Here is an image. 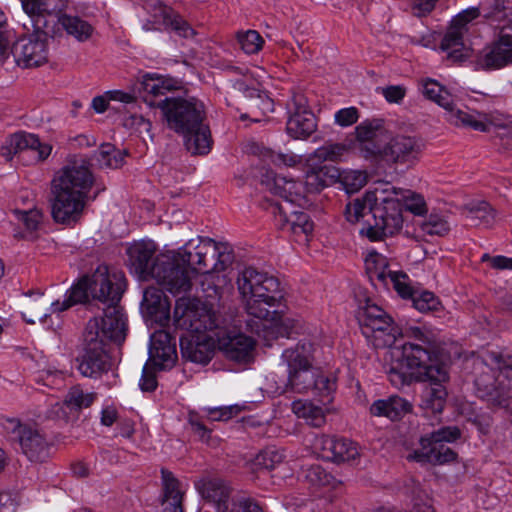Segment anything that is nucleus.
<instances>
[{"instance_id":"nucleus-48","label":"nucleus","mask_w":512,"mask_h":512,"mask_svg":"<svg viewBox=\"0 0 512 512\" xmlns=\"http://www.w3.org/2000/svg\"><path fill=\"white\" fill-rule=\"evenodd\" d=\"M337 182L343 185L347 193H355L367 183V174L358 170L339 171Z\"/></svg>"},{"instance_id":"nucleus-60","label":"nucleus","mask_w":512,"mask_h":512,"mask_svg":"<svg viewBox=\"0 0 512 512\" xmlns=\"http://www.w3.org/2000/svg\"><path fill=\"white\" fill-rule=\"evenodd\" d=\"M359 118V111L355 107H348L338 110L335 113V123L341 127H348L355 124Z\"/></svg>"},{"instance_id":"nucleus-27","label":"nucleus","mask_w":512,"mask_h":512,"mask_svg":"<svg viewBox=\"0 0 512 512\" xmlns=\"http://www.w3.org/2000/svg\"><path fill=\"white\" fill-rule=\"evenodd\" d=\"M316 444L322 450L323 457L334 462L352 461L359 456L357 445L345 438L323 435L316 440Z\"/></svg>"},{"instance_id":"nucleus-41","label":"nucleus","mask_w":512,"mask_h":512,"mask_svg":"<svg viewBox=\"0 0 512 512\" xmlns=\"http://www.w3.org/2000/svg\"><path fill=\"white\" fill-rule=\"evenodd\" d=\"M97 398V393L87 392L80 385L71 387L63 400V406L71 411L79 412L90 407Z\"/></svg>"},{"instance_id":"nucleus-29","label":"nucleus","mask_w":512,"mask_h":512,"mask_svg":"<svg viewBox=\"0 0 512 512\" xmlns=\"http://www.w3.org/2000/svg\"><path fill=\"white\" fill-rule=\"evenodd\" d=\"M162 479V512L183 511L182 501L184 492L180 488V482L173 473L165 468L161 469Z\"/></svg>"},{"instance_id":"nucleus-24","label":"nucleus","mask_w":512,"mask_h":512,"mask_svg":"<svg viewBox=\"0 0 512 512\" xmlns=\"http://www.w3.org/2000/svg\"><path fill=\"white\" fill-rule=\"evenodd\" d=\"M263 182L266 183L268 189L273 194L280 196L286 201L285 206L292 207L293 203L301 206L308 202L302 182L275 175L273 172H267Z\"/></svg>"},{"instance_id":"nucleus-22","label":"nucleus","mask_w":512,"mask_h":512,"mask_svg":"<svg viewBox=\"0 0 512 512\" xmlns=\"http://www.w3.org/2000/svg\"><path fill=\"white\" fill-rule=\"evenodd\" d=\"M287 107L291 113L286 124L287 133L294 139H307L317 129L314 114L307 109L306 98L294 94Z\"/></svg>"},{"instance_id":"nucleus-19","label":"nucleus","mask_w":512,"mask_h":512,"mask_svg":"<svg viewBox=\"0 0 512 512\" xmlns=\"http://www.w3.org/2000/svg\"><path fill=\"white\" fill-rule=\"evenodd\" d=\"M358 319L363 334L374 337L376 346H390L395 342L393 320L381 307L367 303Z\"/></svg>"},{"instance_id":"nucleus-61","label":"nucleus","mask_w":512,"mask_h":512,"mask_svg":"<svg viewBox=\"0 0 512 512\" xmlns=\"http://www.w3.org/2000/svg\"><path fill=\"white\" fill-rule=\"evenodd\" d=\"M35 143L27 145L26 151H30L35 154V160L42 162L46 160L52 151V146L48 143H42L37 135L34 134Z\"/></svg>"},{"instance_id":"nucleus-30","label":"nucleus","mask_w":512,"mask_h":512,"mask_svg":"<svg viewBox=\"0 0 512 512\" xmlns=\"http://www.w3.org/2000/svg\"><path fill=\"white\" fill-rule=\"evenodd\" d=\"M412 405L404 398L393 395L387 399H379L370 406V413L376 417H387L392 421L399 420L411 411Z\"/></svg>"},{"instance_id":"nucleus-50","label":"nucleus","mask_w":512,"mask_h":512,"mask_svg":"<svg viewBox=\"0 0 512 512\" xmlns=\"http://www.w3.org/2000/svg\"><path fill=\"white\" fill-rule=\"evenodd\" d=\"M420 229L426 235L444 236L449 232L450 226L443 216L430 214L427 219L421 222Z\"/></svg>"},{"instance_id":"nucleus-52","label":"nucleus","mask_w":512,"mask_h":512,"mask_svg":"<svg viewBox=\"0 0 512 512\" xmlns=\"http://www.w3.org/2000/svg\"><path fill=\"white\" fill-rule=\"evenodd\" d=\"M238 42L241 49L247 54L258 53L264 44L261 35L255 30H248L246 32H239L237 34Z\"/></svg>"},{"instance_id":"nucleus-43","label":"nucleus","mask_w":512,"mask_h":512,"mask_svg":"<svg viewBox=\"0 0 512 512\" xmlns=\"http://www.w3.org/2000/svg\"><path fill=\"white\" fill-rule=\"evenodd\" d=\"M254 154H258L263 161L270 162L277 167H293L300 162V157L293 153L275 152L257 144L251 146Z\"/></svg>"},{"instance_id":"nucleus-15","label":"nucleus","mask_w":512,"mask_h":512,"mask_svg":"<svg viewBox=\"0 0 512 512\" xmlns=\"http://www.w3.org/2000/svg\"><path fill=\"white\" fill-rule=\"evenodd\" d=\"M424 96L436 102L447 111V119L456 126L469 127L476 131L485 132L489 123L485 114L477 111L455 108L450 94L436 81L427 80L423 84Z\"/></svg>"},{"instance_id":"nucleus-20","label":"nucleus","mask_w":512,"mask_h":512,"mask_svg":"<svg viewBox=\"0 0 512 512\" xmlns=\"http://www.w3.org/2000/svg\"><path fill=\"white\" fill-rule=\"evenodd\" d=\"M421 154L420 141L412 136L398 134L389 138L380 160L391 165H414Z\"/></svg>"},{"instance_id":"nucleus-44","label":"nucleus","mask_w":512,"mask_h":512,"mask_svg":"<svg viewBox=\"0 0 512 512\" xmlns=\"http://www.w3.org/2000/svg\"><path fill=\"white\" fill-rule=\"evenodd\" d=\"M366 272L371 281H379L387 285L388 260L385 256L373 251L365 259Z\"/></svg>"},{"instance_id":"nucleus-54","label":"nucleus","mask_w":512,"mask_h":512,"mask_svg":"<svg viewBox=\"0 0 512 512\" xmlns=\"http://www.w3.org/2000/svg\"><path fill=\"white\" fill-rule=\"evenodd\" d=\"M91 294V285L89 276H83L74 286L69 290L66 297L71 306L84 303L88 300Z\"/></svg>"},{"instance_id":"nucleus-55","label":"nucleus","mask_w":512,"mask_h":512,"mask_svg":"<svg viewBox=\"0 0 512 512\" xmlns=\"http://www.w3.org/2000/svg\"><path fill=\"white\" fill-rule=\"evenodd\" d=\"M188 423L191 427L192 432L205 443H210L212 429L209 428L202 416L197 412L190 411L188 413Z\"/></svg>"},{"instance_id":"nucleus-58","label":"nucleus","mask_w":512,"mask_h":512,"mask_svg":"<svg viewBox=\"0 0 512 512\" xmlns=\"http://www.w3.org/2000/svg\"><path fill=\"white\" fill-rule=\"evenodd\" d=\"M240 411L241 408L238 405L210 408L208 409V419L211 421H227L238 415Z\"/></svg>"},{"instance_id":"nucleus-62","label":"nucleus","mask_w":512,"mask_h":512,"mask_svg":"<svg viewBox=\"0 0 512 512\" xmlns=\"http://www.w3.org/2000/svg\"><path fill=\"white\" fill-rule=\"evenodd\" d=\"M139 386L144 392H152L157 387L155 372L147 364L143 368Z\"/></svg>"},{"instance_id":"nucleus-35","label":"nucleus","mask_w":512,"mask_h":512,"mask_svg":"<svg viewBox=\"0 0 512 512\" xmlns=\"http://www.w3.org/2000/svg\"><path fill=\"white\" fill-rule=\"evenodd\" d=\"M292 411L298 418L304 419L312 427L319 428L325 424L324 409L309 400L293 401Z\"/></svg>"},{"instance_id":"nucleus-11","label":"nucleus","mask_w":512,"mask_h":512,"mask_svg":"<svg viewBox=\"0 0 512 512\" xmlns=\"http://www.w3.org/2000/svg\"><path fill=\"white\" fill-rule=\"evenodd\" d=\"M403 205L391 191H382L373 210V223L361 229L370 241H381L398 233L403 226Z\"/></svg>"},{"instance_id":"nucleus-56","label":"nucleus","mask_w":512,"mask_h":512,"mask_svg":"<svg viewBox=\"0 0 512 512\" xmlns=\"http://www.w3.org/2000/svg\"><path fill=\"white\" fill-rule=\"evenodd\" d=\"M13 214L16 216L17 220L22 222L26 229L30 231L37 230L43 218L42 211L37 208L29 210L15 209Z\"/></svg>"},{"instance_id":"nucleus-46","label":"nucleus","mask_w":512,"mask_h":512,"mask_svg":"<svg viewBox=\"0 0 512 512\" xmlns=\"http://www.w3.org/2000/svg\"><path fill=\"white\" fill-rule=\"evenodd\" d=\"M347 151L348 147L346 144L326 142L311 154L310 160H315L317 162H337L341 160Z\"/></svg>"},{"instance_id":"nucleus-51","label":"nucleus","mask_w":512,"mask_h":512,"mask_svg":"<svg viewBox=\"0 0 512 512\" xmlns=\"http://www.w3.org/2000/svg\"><path fill=\"white\" fill-rule=\"evenodd\" d=\"M311 390L315 391L323 403H330L331 395L336 390V381L318 369V375L315 377V384Z\"/></svg>"},{"instance_id":"nucleus-40","label":"nucleus","mask_w":512,"mask_h":512,"mask_svg":"<svg viewBox=\"0 0 512 512\" xmlns=\"http://www.w3.org/2000/svg\"><path fill=\"white\" fill-rule=\"evenodd\" d=\"M128 155L126 150H119L110 143H103L93 157L100 167L119 168L124 163V158Z\"/></svg>"},{"instance_id":"nucleus-8","label":"nucleus","mask_w":512,"mask_h":512,"mask_svg":"<svg viewBox=\"0 0 512 512\" xmlns=\"http://www.w3.org/2000/svg\"><path fill=\"white\" fill-rule=\"evenodd\" d=\"M474 380L479 397L491 406L505 407L510 397L512 354L487 351L474 362Z\"/></svg>"},{"instance_id":"nucleus-1","label":"nucleus","mask_w":512,"mask_h":512,"mask_svg":"<svg viewBox=\"0 0 512 512\" xmlns=\"http://www.w3.org/2000/svg\"><path fill=\"white\" fill-rule=\"evenodd\" d=\"M404 335L414 341L392 352L396 359L387 370L388 379L396 388L413 382H429L423 392L422 405L433 413H440L446 404L448 393L444 384L449 374L440 362L437 340L431 331L417 326L406 327Z\"/></svg>"},{"instance_id":"nucleus-33","label":"nucleus","mask_w":512,"mask_h":512,"mask_svg":"<svg viewBox=\"0 0 512 512\" xmlns=\"http://www.w3.org/2000/svg\"><path fill=\"white\" fill-rule=\"evenodd\" d=\"M462 214L472 226L489 228L495 221V211L486 201H476L465 205Z\"/></svg>"},{"instance_id":"nucleus-39","label":"nucleus","mask_w":512,"mask_h":512,"mask_svg":"<svg viewBox=\"0 0 512 512\" xmlns=\"http://www.w3.org/2000/svg\"><path fill=\"white\" fill-rule=\"evenodd\" d=\"M227 93L233 97L239 95H243L248 98L256 97L257 99L252 103L253 106L259 107L261 102L265 109L272 110V100L267 96L262 97L259 95L258 91L255 88L250 87L244 78L236 79L234 81L230 80L227 83Z\"/></svg>"},{"instance_id":"nucleus-34","label":"nucleus","mask_w":512,"mask_h":512,"mask_svg":"<svg viewBox=\"0 0 512 512\" xmlns=\"http://www.w3.org/2000/svg\"><path fill=\"white\" fill-rule=\"evenodd\" d=\"M57 23L66 33L80 42L88 40L93 34L92 25L76 15L62 13L57 17Z\"/></svg>"},{"instance_id":"nucleus-42","label":"nucleus","mask_w":512,"mask_h":512,"mask_svg":"<svg viewBox=\"0 0 512 512\" xmlns=\"http://www.w3.org/2000/svg\"><path fill=\"white\" fill-rule=\"evenodd\" d=\"M393 197L402 203L403 208L414 215H423L427 212V205L424 197L409 189L392 188Z\"/></svg>"},{"instance_id":"nucleus-47","label":"nucleus","mask_w":512,"mask_h":512,"mask_svg":"<svg viewBox=\"0 0 512 512\" xmlns=\"http://www.w3.org/2000/svg\"><path fill=\"white\" fill-rule=\"evenodd\" d=\"M284 460L282 451L275 447H267L262 450L254 459L253 466L255 469L272 470Z\"/></svg>"},{"instance_id":"nucleus-25","label":"nucleus","mask_w":512,"mask_h":512,"mask_svg":"<svg viewBox=\"0 0 512 512\" xmlns=\"http://www.w3.org/2000/svg\"><path fill=\"white\" fill-rule=\"evenodd\" d=\"M217 345L225 357L232 361L248 363L253 358L255 341L244 334L217 335Z\"/></svg>"},{"instance_id":"nucleus-14","label":"nucleus","mask_w":512,"mask_h":512,"mask_svg":"<svg viewBox=\"0 0 512 512\" xmlns=\"http://www.w3.org/2000/svg\"><path fill=\"white\" fill-rule=\"evenodd\" d=\"M22 7L27 14L23 27L32 32V36L45 39L55 33L54 25L57 17L62 14L67 0H21Z\"/></svg>"},{"instance_id":"nucleus-12","label":"nucleus","mask_w":512,"mask_h":512,"mask_svg":"<svg viewBox=\"0 0 512 512\" xmlns=\"http://www.w3.org/2000/svg\"><path fill=\"white\" fill-rule=\"evenodd\" d=\"M311 348V343L301 342L283 351L282 359L288 367L286 390L307 393L315 384L318 368L312 365Z\"/></svg>"},{"instance_id":"nucleus-64","label":"nucleus","mask_w":512,"mask_h":512,"mask_svg":"<svg viewBox=\"0 0 512 512\" xmlns=\"http://www.w3.org/2000/svg\"><path fill=\"white\" fill-rule=\"evenodd\" d=\"M437 0H412V14L417 17H423L429 14L435 7Z\"/></svg>"},{"instance_id":"nucleus-6","label":"nucleus","mask_w":512,"mask_h":512,"mask_svg":"<svg viewBox=\"0 0 512 512\" xmlns=\"http://www.w3.org/2000/svg\"><path fill=\"white\" fill-rule=\"evenodd\" d=\"M153 241H139L127 249L131 268L141 279H154L160 286L173 295L190 290L188 271L178 263L175 255L160 254Z\"/></svg>"},{"instance_id":"nucleus-18","label":"nucleus","mask_w":512,"mask_h":512,"mask_svg":"<svg viewBox=\"0 0 512 512\" xmlns=\"http://www.w3.org/2000/svg\"><path fill=\"white\" fill-rule=\"evenodd\" d=\"M356 146L365 159L380 160L390 132L382 119H366L355 127Z\"/></svg>"},{"instance_id":"nucleus-9","label":"nucleus","mask_w":512,"mask_h":512,"mask_svg":"<svg viewBox=\"0 0 512 512\" xmlns=\"http://www.w3.org/2000/svg\"><path fill=\"white\" fill-rule=\"evenodd\" d=\"M172 255L178 258V263L188 271V275L190 270L185 264H188L193 272L208 274L224 271L234 261L233 251L227 243L200 236L189 240L181 252Z\"/></svg>"},{"instance_id":"nucleus-37","label":"nucleus","mask_w":512,"mask_h":512,"mask_svg":"<svg viewBox=\"0 0 512 512\" xmlns=\"http://www.w3.org/2000/svg\"><path fill=\"white\" fill-rule=\"evenodd\" d=\"M379 200L377 191H367L362 198H356L348 203L345 209L346 218L349 222H357L367 213L373 215L376 202Z\"/></svg>"},{"instance_id":"nucleus-13","label":"nucleus","mask_w":512,"mask_h":512,"mask_svg":"<svg viewBox=\"0 0 512 512\" xmlns=\"http://www.w3.org/2000/svg\"><path fill=\"white\" fill-rule=\"evenodd\" d=\"M461 436L456 426L442 427L420 438V449L407 455V460L442 465L452 462L456 453L445 442H453Z\"/></svg>"},{"instance_id":"nucleus-3","label":"nucleus","mask_w":512,"mask_h":512,"mask_svg":"<svg viewBox=\"0 0 512 512\" xmlns=\"http://www.w3.org/2000/svg\"><path fill=\"white\" fill-rule=\"evenodd\" d=\"M237 289L248 315L258 319L256 328L248 325L257 335L268 338L283 324V312L279 310L283 294L279 280L253 266L245 267L237 277Z\"/></svg>"},{"instance_id":"nucleus-4","label":"nucleus","mask_w":512,"mask_h":512,"mask_svg":"<svg viewBox=\"0 0 512 512\" xmlns=\"http://www.w3.org/2000/svg\"><path fill=\"white\" fill-rule=\"evenodd\" d=\"M125 330V320L115 307H110L105 317H94L87 322L82 348L75 359L77 370L82 376L98 379L110 371L112 362L108 353L109 342L123 341Z\"/></svg>"},{"instance_id":"nucleus-16","label":"nucleus","mask_w":512,"mask_h":512,"mask_svg":"<svg viewBox=\"0 0 512 512\" xmlns=\"http://www.w3.org/2000/svg\"><path fill=\"white\" fill-rule=\"evenodd\" d=\"M89 278L92 297L101 302L109 303L107 308L104 309V314H106V311L110 307H115L122 317H124L117 305L126 288L124 273L116 269L111 270L107 265L102 264L96 268ZM102 317H105V315ZM123 319L125 320V318Z\"/></svg>"},{"instance_id":"nucleus-38","label":"nucleus","mask_w":512,"mask_h":512,"mask_svg":"<svg viewBox=\"0 0 512 512\" xmlns=\"http://www.w3.org/2000/svg\"><path fill=\"white\" fill-rule=\"evenodd\" d=\"M35 143L34 134L19 131L9 135L0 148V154L7 160L13 159L17 153L26 151L27 145Z\"/></svg>"},{"instance_id":"nucleus-7","label":"nucleus","mask_w":512,"mask_h":512,"mask_svg":"<svg viewBox=\"0 0 512 512\" xmlns=\"http://www.w3.org/2000/svg\"><path fill=\"white\" fill-rule=\"evenodd\" d=\"M183 299L176 301L174 318L179 326H185L195 335L180 338L182 357L198 364H207L212 359L216 341L206 331H212L220 327L219 317L215 312L202 308L192 309L185 307Z\"/></svg>"},{"instance_id":"nucleus-23","label":"nucleus","mask_w":512,"mask_h":512,"mask_svg":"<svg viewBox=\"0 0 512 512\" xmlns=\"http://www.w3.org/2000/svg\"><path fill=\"white\" fill-rule=\"evenodd\" d=\"M10 51L16 65L21 68H36L48 61L47 42L32 35L20 37Z\"/></svg>"},{"instance_id":"nucleus-36","label":"nucleus","mask_w":512,"mask_h":512,"mask_svg":"<svg viewBox=\"0 0 512 512\" xmlns=\"http://www.w3.org/2000/svg\"><path fill=\"white\" fill-rule=\"evenodd\" d=\"M48 305L49 299L44 294L38 293L35 297L30 294L22 312L24 321L29 324H34L36 321L45 323L49 317Z\"/></svg>"},{"instance_id":"nucleus-5","label":"nucleus","mask_w":512,"mask_h":512,"mask_svg":"<svg viewBox=\"0 0 512 512\" xmlns=\"http://www.w3.org/2000/svg\"><path fill=\"white\" fill-rule=\"evenodd\" d=\"M94 178L85 159L69 162L51 183V215L55 222L70 225L80 220Z\"/></svg>"},{"instance_id":"nucleus-53","label":"nucleus","mask_w":512,"mask_h":512,"mask_svg":"<svg viewBox=\"0 0 512 512\" xmlns=\"http://www.w3.org/2000/svg\"><path fill=\"white\" fill-rule=\"evenodd\" d=\"M410 299L413 306L420 312L436 311L440 306L438 298L429 291L420 292L416 290Z\"/></svg>"},{"instance_id":"nucleus-63","label":"nucleus","mask_w":512,"mask_h":512,"mask_svg":"<svg viewBox=\"0 0 512 512\" xmlns=\"http://www.w3.org/2000/svg\"><path fill=\"white\" fill-rule=\"evenodd\" d=\"M381 93L389 103H399L405 97L406 89L401 85H391L381 88Z\"/></svg>"},{"instance_id":"nucleus-45","label":"nucleus","mask_w":512,"mask_h":512,"mask_svg":"<svg viewBox=\"0 0 512 512\" xmlns=\"http://www.w3.org/2000/svg\"><path fill=\"white\" fill-rule=\"evenodd\" d=\"M162 23L175 31L184 38L193 37L196 32L180 15L176 14L171 8L163 6L160 8Z\"/></svg>"},{"instance_id":"nucleus-17","label":"nucleus","mask_w":512,"mask_h":512,"mask_svg":"<svg viewBox=\"0 0 512 512\" xmlns=\"http://www.w3.org/2000/svg\"><path fill=\"white\" fill-rule=\"evenodd\" d=\"M497 40L486 45L476 56L477 70L501 69L512 63V21L501 26Z\"/></svg>"},{"instance_id":"nucleus-28","label":"nucleus","mask_w":512,"mask_h":512,"mask_svg":"<svg viewBox=\"0 0 512 512\" xmlns=\"http://www.w3.org/2000/svg\"><path fill=\"white\" fill-rule=\"evenodd\" d=\"M202 498L219 512H226L231 504V488L219 478L203 479L197 485Z\"/></svg>"},{"instance_id":"nucleus-21","label":"nucleus","mask_w":512,"mask_h":512,"mask_svg":"<svg viewBox=\"0 0 512 512\" xmlns=\"http://www.w3.org/2000/svg\"><path fill=\"white\" fill-rule=\"evenodd\" d=\"M291 208L279 204L274 205L272 213L275 224L279 229L291 232L296 241L307 243L313 232L314 223L306 212L292 210Z\"/></svg>"},{"instance_id":"nucleus-2","label":"nucleus","mask_w":512,"mask_h":512,"mask_svg":"<svg viewBox=\"0 0 512 512\" xmlns=\"http://www.w3.org/2000/svg\"><path fill=\"white\" fill-rule=\"evenodd\" d=\"M141 85L144 102L160 110L167 127L184 137L186 149L194 155L209 153L212 137L209 126L204 123V104L194 97H168L167 93L175 86L162 77L147 75Z\"/></svg>"},{"instance_id":"nucleus-49","label":"nucleus","mask_w":512,"mask_h":512,"mask_svg":"<svg viewBox=\"0 0 512 512\" xmlns=\"http://www.w3.org/2000/svg\"><path fill=\"white\" fill-rule=\"evenodd\" d=\"M387 280L392 283L393 288L403 299H410L417 289L411 283L408 275L402 271L388 270Z\"/></svg>"},{"instance_id":"nucleus-10","label":"nucleus","mask_w":512,"mask_h":512,"mask_svg":"<svg viewBox=\"0 0 512 512\" xmlns=\"http://www.w3.org/2000/svg\"><path fill=\"white\" fill-rule=\"evenodd\" d=\"M1 426L9 440L18 445L31 462L42 463L49 458L51 442L39 424L16 417H3Z\"/></svg>"},{"instance_id":"nucleus-26","label":"nucleus","mask_w":512,"mask_h":512,"mask_svg":"<svg viewBox=\"0 0 512 512\" xmlns=\"http://www.w3.org/2000/svg\"><path fill=\"white\" fill-rule=\"evenodd\" d=\"M149 360L159 369H169L177 360L176 344L171 335L164 331H155L150 337Z\"/></svg>"},{"instance_id":"nucleus-31","label":"nucleus","mask_w":512,"mask_h":512,"mask_svg":"<svg viewBox=\"0 0 512 512\" xmlns=\"http://www.w3.org/2000/svg\"><path fill=\"white\" fill-rule=\"evenodd\" d=\"M339 170L333 166L313 167L306 172L305 195L307 193H318L325 187L331 186L338 181Z\"/></svg>"},{"instance_id":"nucleus-59","label":"nucleus","mask_w":512,"mask_h":512,"mask_svg":"<svg viewBox=\"0 0 512 512\" xmlns=\"http://www.w3.org/2000/svg\"><path fill=\"white\" fill-rule=\"evenodd\" d=\"M226 512H263L261 507L249 498H232L231 504Z\"/></svg>"},{"instance_id":"nucleus-32","label":"nucleus","mask_w":512,"mask_h":512,"mask_svg":"<svg viewBox=\"0 0 512 512\" xmlns=\"http://www.w3.org/2000/svg\"><path fill=\"white\" fill-rule=\"evenodd\" d=\"M162 289L157 287H147L143 293V300L141 302V309L150 317L155 319H168L170 304L164 296Z\"/></svg>"},{"instance_id":"nucleus-57","label":"nucleus","mask_w":512,"mask_h":512,"mask_svg":"<svg viewBox=\"0 0 512 512\" xmlns=\"http://www.w3.org/2000/svg\"><path fill=\"white\" fill-rule=\"evenodd\" d=\"M465 31L461 29V27L454 25L451 23L450 28L445 34L444 38L441 42V49L444 51H448L454 47H462L463 44V36Z\"/></svg>"}]
</instances>
